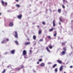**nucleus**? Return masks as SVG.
<instances>
[{"mask_svg": "<svg viewBox=\"0 0 73 73\" xmlns=\"http://www.w3.org/2000/svg\"><path fill=\"white\" fill-rule=\"evenodd\" d=\"M39 61H42V59H40L39 60Z\"/></svg>", "mask_w": 73, "mask_h": 73, "instance_id": "obj_30", "label": "nucleus"}, {"mask_svg": "<svg viewBox=\"0 0 73 73\" xmlns=\"http://www.w3.org/2000/svg\"><path fill=\"white\" fill-rule=\"evenodd\" d=\"M15 50H13L11 51V53L12 54H14L15 53Z\"/></svg>", "mask_w": 73, "mask_h": 73, "instance_id": "obj_8", "label": "nucleus"}, {"mask_svg": "<svg viewBox=\"0 0 73 73\" xmlns=\"http://www.w3.org/2000/svg\"><path fill=\"white\" fill-rule=\"evenodd\" d=\"M30 44V42H26L25 43V45H29Z\"/></svg>", "mask_w": 73, "mask_h": 73, "instance_id": "obj_11", "label": "nucleus"}, {"mask_svg": "<svg viewBox=\"0 0 73 73\" xmlns=\"http://www.w3.org/2000/svg\"><path fill=\"white\" fill-rule=\"evenodd\" d=\"M7 68H9V66H7Z\"/></svg>", "mask_w": 73, "mask_h": 73, "instance_id": "obj_45", "label": "nucleus"}, {"mask_svg": "<svg viewBox=\"0 0 73 73\" xmlns=\"http://www.w3.org/2000/svg\"><path fill=\"white\" fill-rule=\"evenodd\" d=\"M73 22V21H71V22Z\"/></svg>", "mask_w": 73, "mask_h": 73, "instance_id": "obj_50", "label": "nucleus"}, {"mask_svg": "<svg viewBox=\"0 0 73 73\" xmlns=\"http://www.w3.org/2000/svg\"><path fill=\"white\" fill-rule=\"evenodd\" d=\"M53 29L52 28L51 29H50L49 30V31L50 32H52V31H53Z\"/></svg>", "mask_w": 73, "mask_h": 73, "instance_id": "obj_15", "label": "nucleus"}, {"mask_svg": "<svg viewBox=\"0 0 73 73\" xmlns=\"http://www.w3.org/2000/svg\"><path fill=\"white\" fill-rule=\"evenodd\" d=\"M46 49H47V50L48 52H50V50H49V49H48V47H46Z\"/></svg>", "mask_w": 73, "mask_h": 73, "instance_id": "obj_14", "label": "nucleus"}, {"mask_svg": "<svg viewBox=\"0 0 73 73\" xmlns=\"http://www.w3.org/2000/svg\"><path fill=\"white\" fill-rule=\"evenodd\" d=\"M22 17V15H18L17 16V17L18 19H20L21 18V17Z\"/></svg>", "mask_w": 73, "mask_h": 73, "instance_id": "obj_7", "label": "nucleus"}, {"mask_svg": "<svg viewBox=\"0 0 73 73\" xmlns=\"http://www.w3.org/2000/svg\"><path fill=\"white\" fill-rule=\"evenodd\" d=\"M63 50H64V51H63L61 52V54L62 55H64V54H65V53H66V48L64 47L63 48Z\"/></svg>", "mask_w": 73, "mask_h": 73, "instance_id": "obj_1", "label": "nucleus"}, {"mask_svg": "<svg viewBox=\"0 0 73 73\" xmlns=\"http://www.w3.org/2000/svg\"><path fill=\"white\" fill-rule=\"evenodd\" d=\"M49 10H50V12H51V10H50V9Z\"/></svg>", "mask_w": 73, "mask_h": 73, "instance_id": "obj_47", "label": "nucleus"}, {"mask_svg": "<svg viewBox=\"0 0 73 73\" xmlns=\"http://www.w3.org/2000/svg\"><path fill=\"white\" fill-rule=\"evenodd\" d=\"M64 73H66V72H64Z\"/></svg>", "mask_w": 73, "mask_h": 73, "instance_id": "obj_49", "label": "nucleus"}, {"mask_svg": "<svg viewBox=\"0 0 73 73\" xmlns=\"http://www.w3.org/2000/svg\"><path fill=\"white\" fill-rule=\"evenodd\" d=\"M70 68H73V66H70Z\"/></svg>", "mask_w": 73, "mask_h": 73, "instance_id": "obj_32", "label": "nucleus"}, {"mask_svg": "<svg viewBox=\"0 0 73 73\" xmlns=\"http://www.w3.org/2000/svg\"><path fill=\"white\" fill-rule=\"evenodd\" d=\"M16 1H17V2H18V1H19V0H15Z\"/></svg>", "mask_w": 73, "mask_h": 73, "instance_id": "obj_38", "label": "nucleus"}, {"mask_svg": "<svg viewBox=\"0 0 73 73\" xmlns=\"http://www.w3.org/2000/svg\"><path fill=\"white\" fill-rule=\"evenodd\" d=\"M1 3L2 4V5H4V2L3 1H2Z\"/></svg>", "mask_w": 73, "mask_h": 73, "instance_id": "obj_13", "label": "nucleus"}, {"mask_svg": "<svg viewBox=\"0 0 73 73\" xmlns=\"http://www.w3.org/2000/svg\"><path fill=\"white\" fill-rule=\"evenodd\" d=\"M37 27H38H38H39V26H37Z\"/></svg>", "mask_w": 73, "mask_h": 73, "instance_id": "obj_46", "label": "nucleus"}, {"mask_svg": "<svg viewBox=\"0 0 73 73\" xmlns=\"http://www.w3.org/2000/svg\"><path fill=\"white\" fill-rule=\"evenodd\" d=\"M57 65V64H55L53 66V68H54Z\"/></svg>", "mask_w": 73, "mask_h": 73, "instance_id": "obj_22", "label": "nucleus"}, {"mask_svg": "<svg viewBox=\"0 0 73 73\" xmlns=\"http://www.w3.org/2000/svg\"><path fill=\"white\" fill-rule=\"evenodd\" d=\"M15 38H17L18 35H17V33L16 31L15 32Z\"/></svg>", "mask_w": 73, "mask_h": 73, "instance_id": "obj_3", "label": "nucleus"}, {"mask_svg": "<svg viewBox=\"0 0 73 73\" xmlns=\"http://www.w3.org/2000/svg\"><path fill=\"white\" fill-rule=\"evenodd\" d=\"M58 13H60V12H61V9H58Z\"/></svg>", "mask_w": 73, "mask_h": 73, "instance_id": "obj_17", "label": "nucleus"}, {"mask_svg": "<svg viewBox=\"0 0 73 73\" xmlns=\"http://www.w3.org/2000/svg\"><path fill=\"white\" fill-rule=\"evenodd\" d=\"M57 62L59 64H61V63H62V61H61V60H57Z\"/></svg>", "mask_w": 73, "mask_h": 73, "instance_id": "obj_10", "label": "nucleus"}, {"mask_svg": "<svg viewBox=\"0 0 73 73\" xmlns=\"http://www.w3.org/2000/svg\"><path fill=\"white\" fill-rule=\"evenodd\" d=\"M54 21H55V20H54L53 21V26L54 27L55 25H56L55 24V23H54Z\"/></svg>", "mask_w": 73, "mask_h": 73, "instance_id": "obj_9", "label": "nucleus"}, {"mask_svg": "<svg viewBox=\"0 0 73 73\" xmlns=\"http://www.w3.org/2000/svg\"><path fill=\"white\" fill-rule=\"evenodd\" d=\"M23 55H26L27 54V52L25 50H24L23 52Z\"/></svg>", "mask_w": 73, "mask_h": 73, "instance_id": "obj_2", "label": "nucleus"}, {"mask_svg": "<svg viewBox=\"0 0 73 73\" xmlns=\"http://www.w3.org/2000/svg\"><path fill=\"white\" fill-rule=\"evenodd\" d=\"M62 7L63 8H65V6L64 5H62Z\"/></svg>", "mask_w": 73, "mask_h": 73, "instance_id": "obj_28", "label": "nucleus"}, {"mask_svg": "<svg viewBox=\"0 0 73 73\" xmlns=\"http://www.w3.org/2000/svg\"><path fill=\"white\" fill-rule=\"evenodd\" d=\"M65 43H62V45H64Z\"/></svg>", "mask_w": 73, "mask_h": 73, "instance_id": "obj_36", "label": "nucleus"}, {"mask_svg": "<svg viewBox=\"0 0 73 73\" xmlns=\"http://www.w3.org/2000/svg\"><path fill=\"white\" fill-rule=\"evenodd\" d=\"M41 66H45V63H42L40 64Z\"/></svg>", "mask_w": 73, "mask_h": 73, "instance_id": "obj_6", "label": "nucleus"}, {"mask_svg": "<svg viewBox=\"0 0 73 73\" xmlns=\"http://www.w3.org/2000/svg\"><path fill=\"white\" fill-rule=\"evenodd\" d=\"M63 69V66H61L60 67L59 70L60 71H61Z\"/></svg>", "mask_w": 73, "mask_h": 73, "instance_id": "obj_5", "label": "nucleus"}, {"mask_svg": "<svg viewBox=\"0 0 73 73\" xmlns=\"http://www.w3.org/2000/svg\"><path fill=\"white\" fill-rule=\"evenodd\" d=\"M55 71L56 72H57V68H56L55 69Z\"/></svg>", "mask_w": 73, "mask_h": 73, "instance_id": "obj_21", "label": "nucleus"}, {"mask_svg": "<svg viewBox=\"0 0 73 73\" xmlns=\"http://www.w3.org/2000/svg\"><path fill=\"white\" fill-rule=\"evenodd\" d=\"M51 64V63L50 62H48V64Z\"/></svg>", "mask_w": 73, "mask_h": 73, "instance_id": "obj_33", "label": "nucleus"}, {"mask_svg": "<svg viewBox=\"0 0 73 73\" xmlns=\"http://www.w3.org/2000/svg\"><path fill=\"white\" fill-rule=\"evenodd\" d=\"M9 25L10 27H13V24L11 22L10 23Z\"/></svg>", "mask_w": 73, "mask_h": 73, "instance_id": "obj_4", "label": "nucleus"}, {"mask_svg": "<svg viewBox=\"0 0 73 73\" xmlns=\"http://www.w3.org/2000/svg\"><path fill=\"white\" fill-rule=\"evenodd\" d=\"M5 70H4L2 72V73H4L5 72Z\"/></svg>", "mask_w": 73, "mask_h": 73, "instance_id": "obj_24", "label": "nucleus"}, {"mask_svg": "<svg viewBox=\"0 0 73 73\" xmlns=\"http://www.w3.org/2000/svg\"><path fill=\"white\" fill-rule=\"evenodd\" d=\"M43 40H42V39H41L40 40V41H42Z\"/></svg>", "mask_w": 73, "mask_h": 73, "instance_id": "obj_29", "label": "nucleus"}, {"mask_svg": "<svg viewBox=\"0 0 73 73\" xmlns=\"http://www.w3.org/2000/svg\"><path fill=\"white\" fill-rule=\"evenodd\" d=\"M33 72H36V71H35L34 70H33Z\"/></svg>", "mask_w": 73, "mask_h": 73, "instance_id": "obj_37", "label": "nucleus"}, {"mask_svg": "<svg viewBox=\"0 0 73 73\" xmlns=\"http://www.w3.org/2000/svg\"><path fill=\"white\" fill-rule=\"evenodd\" d=\"M36 37L34 35L33 37V38L34 40H35L36 39Z\"/></svg>", "mask_w": 73, "mask_h": 73, "instance_id": "obj_19", "label": "nucleus"}, {"mask_svg": "<svg viewBox=\"0 0 73 73\" xmlns=\"http://www.w3.org/2000/svg\"><path fill=\"white\" fill-rule=\"evenodd\" d=\"M7 41H9V39L7 38Z\"/></svg>", "mask_w": 73, "mask_h": 73, "instance_id": "obj_34", "label": "nucleus"}, {"mask_svg": "<svg viewBox=\"0 0 73 73\" xmlns=\"http://www.w3.org/2000/svg\"><path fill=\"white\" fill-rule=\"evenodd\" d=\"M55 33L54 35V37H56V35H57V33H56V32H55Z\"/></svg>", "mask_w": 73, "mask_h": 73, "instance_id": "obj_20", "label": "nucleus"}, {"mask_svg": "<svg viewBox=\"0 0 73 73\" xmlns=\"http://www.w3.org/2000/svg\"><path fill=\"white\" fill-rule=\"evenodd\" d=\"M48 38H50H50H51V37H50V36H48Z\"/></svg>", "mask_w": 73, "mask_h": 73, "instance_id": "obj_25", "label": "nucleus"}, {"mask_svg": "<svg viewBox=\"0 0 73 73\" xmlns=\"http://www.w3.org/2000/svg\"><path fill=\"white\" fill-rule=\"evenodd\" d=\"M59 25H61V23H60V22H59Z\"/></svg>", "mask_w": 73, "mask_h": 73, "instance_id": "obj_40", "label": "nucleus"}, {"mask_svg": "<svg viewBox=\"0 0 73 73\" xmlns=\"http://www.w3.org/2000/svg\"><path fill=\"white\" fill-rule=\"evenodd\" d=\"M60 21H62V19H61V18H60Z\"/></svg>", "mask_w": 73, "mask_h": 73, "instance_id": "obj_26", "label": "nucleus"}, {"mask_svg": "<svg viewBox=\"0 0 73 73\" xmlns=\"http://www.w3.org/2000/svg\"><path fill=\"white\" fill-rule=\"evenodd\" d=\"M23 67H24V66H23L21 67V68H23Z\"/></svg>", "mask_w": 73, "mask_h": 73, "instance_id": "obj_39", "label": "nucleus"}, {"mask_svg": "<svg viewBox=\"0 0 73 73\" xmlns=\"http://www.w3.org/2000/svg\"><path fill=\"white\" fill-rule=\"evenodd\" d=\"M4 42H5V41H4V40L2 41L1 42L2 44H3V43H4Z\"/></svg>", "mask_w": 73, "mask_h": 73, "instance_id": "obj_27", "label": "nucleus"}, {"mask_svg": "<svg viewBox=\"0 0 73 73\" xmlns=\"http://www.w3.org/2000/svg\"><path fill=\"white\" fill-rule=\"evenodd\" d=\"M16 6L17 7H18V8L20 7V5L18 4L16 5Z\"/></svg>", "mask_w": 73, "mask_h": 73, "instance_id": "obj_18", "label": "nucleus"}, {"mask_svg": "<svg viewBox=\"0 0 73 73\" xmlns=\"http://www.w3.org/2000/svg\"><path fill=\"white\" fill-rule=\"evenodd\" d=\"M1 15V13H0V15Z\"/></svg>", "mask_w": 73, "mask_h": 73, "instance_id": "obj_48", "label": "nucleus"}, {"mask_svg": "<svg viewBox=\"0 0 73 73\" xmlns=\"http://www.w3.org/2000/svg\"><path fill=\"white\" fill-rule=\"evenodd\" d=\"M7 12H9V11H7Z\"/></svg>", "mask_w": 73, "mask_h": 73, "instance_id": "obj_51", "label": "nucleus"}, {"mask_svg": "<svg viewBox=\"0 0 73 73\" xmlns=\"http://www.w3.org/2000/svg\"><path fill=\"white\" fill-rule=\"evenodd\" d=\"M5 4L6 5H7V3L6 2H5Z\"/></svg>", "mask_w": 73, "mask_h": 73, "instance_id": "obj_35", "label": "nucleus"}, {"mask_svg": "<svg viewBox=\"0 0 73 73\" xmlns=\"http://www.w3.org/2000/svg\"><path fill=\"white\" fill-rule=\"evenodd\" d=\"M15 42L16 44L17 45H19V43L17 41H15Z\"/></svg>", "mask_w": 73, "mask_h": 73, "instance_id": "obj_12", "label": "nucleus"}, {"mask_svg": "<svg viewBox=\"0 0 73 73\" xmlns=\"http://www.w3.org/2000/svg\"><path fill=\"white\" fill-rule=\"evenodd\" d=\"M49 48L50 49H52V46H49Z\"/></svg>", "mask_w": 73, "mask_h": 73, "instance_id": "obj_23", "label": "nucleus"}, {"mask_svg": "<svg viewBox=\"0 0 73 73\" xmlns=\"http://www.w3.org/2000/svg\"><path fill=\"white\" fill-rule=\"evenodd\" d=\"M63 2H65V0H63Z\"/></svg>", "mask_w": 73, "mask_h": 73, "instance_id": "obj_43", "label": "nucleus"}, {"mask_svg": "<svg viewBox=\"0 0 73 73\" xmlns=\"http://www.w3.org/2000/svg\"><path fill=\"white\" fill-rule=\"evenodd\" d=\"M42 24H43L44 25H45V22H42Z\"/></svg>", "mask_w": 73, "mask_h": 73, "instance_id": "obj_31", "label": "nucleus"}, {"mask_svg": "<svg viewBox=\"0 0 73 73\" xmlns=\"http://www.w3.org/2000/svg\"><path fill=\"white\" fill-rule=\"evenodd\" d=\"M24 57H25V58H27V57H25V56H24Z\"/></svg>", "mask_w": 73, "mask_h": 73, "instance_id": "obj_41", "label": "nucleus"}, {"mask_svg": "<svg viewBox=\"0 0 73 73\" xmlns=\"http://www.w3.org/2000/svg\"><path fill=\"white\" fill-rule=\"evenodd\" d=\"M41 30H39L38 31V34L40 35V34H41Z\"/></svg>", "mask_w": 73, "mask_h": 73, "instance_id": "obj_16", "label": "nucleus"}, {"mask_svg": "<svg viewBox=\"0 0 73 73\" xmlns=\"http://www.w3.org/2000/svg\"><path fill=\"white\" fill-rule=\"evenodd\" d=\"M30 53H31V50H30Z\"/></svg>", "mask_w": 73, "mask_h": 73, "instance_id": "obj_44", "label": "nucleus"}, {"mask_svg": "<svg viewBox=\"0 0 73 73\" xmlns=\"http://www.w3.org/2000/svg\"><path fill=\"white\" fill-rule=\"evenodd\" d=\"M37 64H39V62H37Z\"/></svg>", "mask_w": 73, "mask_h": 73, "instance_id": "obj_42", "label": "nucleus"}]
</instances>
